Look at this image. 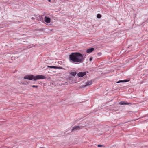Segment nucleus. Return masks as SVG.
<instances>
[{"label":"nucleus","mask_w":148,"mask_h":148,"mask_svg":"<svg viewBox=\"0 0 148 148\" xmlns=\"http://www.w3.org/2000/svg\"><path fill=\"white\" fill-rule=\"evenodd\" d=\"M69 58L71 62L82 63L84 60L85 57L79 53L75 52L72 53L69 55Z\"/></svg>","instance_id":"1"},{"label":"nucleus","mask_w":148,"mask_h":148,"mask_svg":"<svg viewBox=\"0 0 148 148\" xmlns=\"http://www.w3.org/2000/svg\"><path fill=\"white\" fill-rule=\"evenodd\" d=\"M24 78L30 80H34L36 81L39 79H46V77L43 75H37L35 77H34L33 75H30L25 76L24 77Z\"/></svg>","instance_id":"2"},{"label":"nucleus","mask_w":148,"mask_h":148,"mask_svg":"<svg viewBox=\"0 0 148 148\" xmlns=\"http://www.w3.org/2000/svg\"><path fill=\"white\" fill-rule=\"evenodd\" d=\"M82 127L81 126H75L73 128L72 132L81 129L82 128Z\"/></svg>","instance_id":"3"},{"label":"nucleus","mask_w":148,"mask_h":148,"mask_svg":"<svg viewBox=\"0 0 148 148\" xmlns=\"http://www.w3.org/2000/svg\"><path fill=\"white\" fill-rule=\"evenodd\" d=\"M44 21L46 23H50L51 22L50 18H49L48 17V16H46L45 17Z\"/></svg>","instance_id":"4"},{"label":"nucleus","mask_w":148,"mask_h":148,"mask_svg":"<svg viewBox=\"0 0 148 148\" xmlns=\"http://www.w3.org/2000/svg\"><path fill=\"white\" fill-rule=\"evenodd\" d=\"M86 74V73L85 72H81L77 74V75L79 77H82L85 75Z\"/></svg>","instance_id":"5"},{"label":"nucleus","mask_w":148,"mask_h":148,"mask_svg":"<svg viewBox=\"0 0 148 148\" xmlns=\"http://www.w3.org/2000/svg\"><path fill=\"white\" fill-rule=\"evenodd\" d=\"M92 81H87L85 84V86L90 85L92 83Z\"/></svg>","instance_id":"6"},{"label":"nucleus","mask_w":148,"mask_h":148,"mask_svg":"<svg viewBox=\"0 0 148 148\" xmlns=\"http://www.w3.org/2000/svg\"><path fill=\"white\" fill-rule=\"evenodd\" d=\"M94 50V48H91L88 49L86 51V52L87 53H90L92 52Z\"/></svg>","instance_id":"7"},{"label":"nucleus","mask_w":148,"mask_h":148,"mask_svg":"<svg viewBox=\"0 0 148 148\" xmlns=\"http://www.w3.org/2000/svg\"><path fill=\"white\" fill-rule=\"evenodd\" d=\"M119 104H120L121 105H125V104L127 105V104H129V103H127V102H125V101H122L120 102L119 103Z\"/></svg>","instance_id":"8"},{"label":"nucleus","mask_w":148,"mask_h":148,"mask_svg":"<svg viewBox=\"0 0 148 148\" xmlns=\"http://www.w3.org/2000/svg\"><path fill=\"white\" fill-rule=\"evenodd\" d=\"M128 81H127V80H119V81H118L117 82V83H119L120 82H126Z\"/></svg>","instance_id":"9"},{"label":"nucleus","mask_w":148,"mask_h":148,"mask_svg":"<svg viewBox=\"0 0 148 148\" xmlns=\"http://www.w3.org/2000/svg\"><path fill=\"white\" fill-rule=\"evenodd\" d=\"M47 67L48 68H53L55 69H57L58 68V67L57 66H47Z\"/></svg>","instance_id":"10"},{"label":"nucleus","mask_w":148,"mask_h":148,"mask_svg":"<svg viewBox=\"0 0 148 148\" xmlns=\"http://www.w3.org/2000/svg\"><path fill=\"white\" fill-rule=\"evenodd\" d=\"M71 74L72 75L75 76L76 75V73L75 72H71Z\"/></svg>","instance_id":"11"},{"label":"nucleus","mask_w":148,"mask_h":148,"mask_svg":"<svg viewBox=\"0 0 148 148\" xmlns=\"http://www.w3.org/2000/svg\"><path fill=\"white\" fill-rule=\"evenodd\" d=\"M101 17V15L99 14H97V17L98 18H100Z\"/></svg>","instance_id":"12"},{"label":"nucleus","mask_w":148,"mask_h":148,"mask_svg":"<svg viewBox=\"0 0 148 148\" xmlns=\"http://www.w3.org/2000/svg\"><path fill=\"white\" fill-rule=\"evenodd\" d=\"M97 145L98 147H104V146L103 145Z\"/></svg>","instance_id":"13"},{"label":"nucleus","mask_w":148,"mask_h":148,"mask_svg":"<svg viewBox=\"0 0 148 148\" xmlns=\"http://www.w3.org/2000/svg\"><path fill=\"white\" fill-rule=\"evenodd\" d=\"M32 87H33L37 88L38 87V86H35V85H33V86H32Z\"/></svg>","instance_id":"14"},{"label":"nucleus","mask_w":148,"mask_h":148,"mask_svg":"<svg viewBox=\"0 0 148 148\" xmlns=\"http://www.w3.org/2000/svg\"><path fill=\"white\" fill-rule=\"evenodd\" d=\"M92 57H90L89 58V60L90 61H91L92 60Z\"/></svg>","instance_id":"15"},{"label":"nucleus","mask_w":148,"mask_h":148,"mask_svg":"<svg viewBox=\"0 0 148 148\" xmlns=\"http://www.w3.org/2000/svg\"><path fill=\"white\" fill-rule=\"evenodd\" d=\"M39 18H40V19H41V18H42V16H39Z\"/></svg>","instance_id":"16"},{"label":"nucleus","mask_w":148,"mask_h":148,"mask_svg":"<svg viewBox=\"0 0 148 148\" xmlns=\"http://www.w3.org/2000/svg\"><path fill=\"white\" fill-rule=\"evenodd\" d=\"M48 1L49 2H50V1H51V0H48Z\"/></svg>","instance_id":"17"},{"label":"nucleus","mask_w":148,"mask_h":148,"mask_svg":"<svg viewBox=\"0 0 148 148\" xmlns=\"http://www.w3.org/2000/svg\"><path fill=\"white\" fill-rule=\"evenodd\" d=\"M42 19H41L40 20V21H42Z\"/></svg>","instance_id":"18"},{"label":"nucleus","mask_w":148,"mask_h":148,"mask_svg":"<svg viewBox=\"0 0 148 148\" xmlns=\"http://www.w3.org/2000/svg\"><path fill=\"white\" fill-rule=\"evenodd\" d=\"M40 148H42V147H40Z\"/></svg>","instance_id":"19"}]
</instances>
